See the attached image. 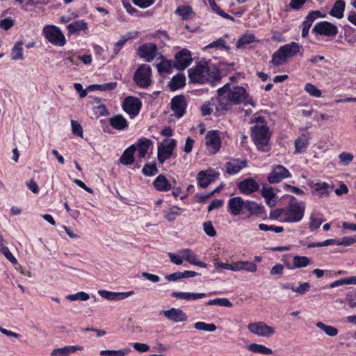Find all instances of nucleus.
Masks as SVG:
<instances>
[{
  "mask_svg": "<svg viewBox=\"0 0 356 356\" xmlns=\"http://www.w3.org/2000/svg\"><path fill=\"white\" fill-rule=\"evenodd\" d=\"M251 138L260 151L266 152L269 150L270 133L264 118L257 117L254 125L251 127Z\"/></svg>",
  "mask_w": 356,
  "mask_h": 356,
  "instance_id": "7ed1b4c3",
  "label": "nucleus"
},
{
  "mask_svg": "<svg viewBox=\"0 0 356 356\" xmlns=\"http://www.w3.org/2000/svg\"><path fill=\"white\" fill-rule=\"evenodd\" d=\"M133 347L135 350L140 353H145L149 350V346L146 343H134Z\"/></svg>",
  "mask_w": 356,
  "mask_h": 356,
  "instance_id": "338daca9",
  "label": "nucleus"
},
{
  "mask_svg": "<svg viewBox=\"0 0 356 356\" xmlns=\"http://www.w3.org/2000/svg\"><path fill=\"white\" fill-rule=\"evenodd\" d=\"M305 213V203L299 202L295 197H291L287 208L285 209V218L283 220L286 222H297L302 220Z\"/></svg>",
  "mask_w": 356,
  "mask_h": 356,
  "instance_id": "39448f33",
  "label": "nucleus"
},
{
  "mask_svg": "<svg viewBox=\"0 0 356 356\" xmlns=\"http://www.w3.org/2000/svg\"><path fill=\"white\" fill-rule=\"evenodd\" d=\"M325 15H323L319 10H314L310 12L306 17L307 19H310L311 22H314L316 19L319 17H324Z\"/></svg>",
  "mask_w": 356,
  "mask_h": 356,
  "instance_id": "69168bd1",
  "label": "nucleus"
},
{
  "mask_svg": "<svg viewBox=\"0 0 356 356\" xmlns=\"http://www.w3.org/2000/svg\"><path fill=\"white\" fill-rule=\"evenodd\" d=\"M307 0H291L289 6L296 10H300Z\"/></svg>",
  "mask_w": 356,
  "mask_h": 356,
  "instance_id": "e2e57ef3",
  "label": "nucleus"
},
{
  "mask_svg": "<svg viewBox=\"0 0 356 356\" xmlns=\"http://www.w3.org/2000/svg\"><path fill=\"white\" fill-rule=\"evenodd\" d=\"M289 177V171L283 165H277L273 168L271 172L268 175V181L270 184H275Z\"/></svg>",
  "mask_w": 356,
  "mask_h": 356,
  "instance_id": "ddd939ff",
  "label": "nucleus"
},
{
  "mask_svg": "<svg viewBox=\"0 0 356 356\" xmlns=\"http://www.w3.org/2000/svg\"><path fill=\"white\" fill-rule=\"evenodd\" d=\"M175 13L182 17L184 19H188L192 15V8L190 6H179Z\"/></svg>",
  "mask_w": 356,
  "mask_h": 356,
  "instance_id": "de8ad7c7",
  "label": "nucleus"
},
{
  "mask_svg": "<svg viewBox=\"0 0 356 356\" xmlns=\"http://www.w3.org/2000/svg\"><path fill=\"white\" fill-rule=\"evenodd\" d=\"M186 84V77L183 74H177L170 81L168 86L172 91L183 88Z\"/></svg>",
  "mask_w": 356,
  "mask_h": 356,
  "instance_id": "c756f323",
  "label": "nucleus"
},
{
  "mask_svg": "<svg viewBox=\"0 0 356 356\" xmlns=\"http://www.w3.org/2000/svg\"><path fill=\"white\" fill-rule=\"evenodd\" d=\"M255 40L254 35L253 34H245L241 36L236 44V47L238 49L242 48L247 44H250L254 42Z\"/></svg>",
  "mask_w": 356,
  "mask_h": 356,
  "instance_id": "37998d69",
  "label": "nucleus"
},
{
  "mask_svg": "<svg viewBox=\"0 0 356 356\" xmlns=\"http://www.w3.org/2000/svg\"><path fill=\"white\" fill-rule=\"evenodd\" d=\"M23 42L22 40L18 41L13 47L11 55L12 58L15 60L24 59L22 54V45Z\"/></svg>",
  "mask_w": 356,
  "mask_h": 356,
  "instance_id": "4c0bfd02",
  "label": "nucleus"
},
{
  "mask_svg": "<svg viewBox=\"0 0 356 356\" xmlns=\"http://www.w3.org/2000/svg\"><path fill=\"white\" fill-rule=\"evenodd\" d=\"M179 254H181L183 259H185L188 263L194 264L200 267L206 268L207 264L197 261L196 255L190 249H183L179 251Z\"/></svg>",
  "mask_w": 356,
  "mask_h": 356,
  "instance_id": "5701e85b",
  "label": "nucleus"
},
{
  "mask_svg": "<svg viewBox=\"0 0 356 356\" xmlns=\"http://www.w3.org/2000/svg\"><path fill=\"white\" fill-rule=\"evenodd\" d=\"M307 185L312 189V194L319 197L328 196L333 189V186L326 182H314L313 181L308 180Z\"/></svg>",
  "mask_w": 356,
  "mask_h": 356,
  "instance_id": "1a4fd4ad",
  "label": "nucleus"
},
{
  "mask_svg": "<svg viewBox=\"0 0 356 356\" xmlns=\"http://www.w3.org/2000/svg\"><path fill=\"white\" fill-rule=\"evenodd\" d=\"M154 0H133L134 4L140 8H145L154 3Z\"/></svg>",
  "mask_w": 356,
  "mask_h": 356,
  "instance_id": "0e129e2a",
  "label": "nucleus"
},
{
  "mask_svg": "<svg viewBox=\"0 0 356 356\" xmlns=\"http://www.w3.org/2000/svg\"><path fill=\"white\" fill-rule=\"evenodd\" d=\"M98 293L104 298L115 301L120 300L128 298L129 296L134 294L133 291H130L128 292H112L106 290H99Z\"/></svg>",
  "mask_w": 356,
  "mask_h": 356,
  "instance_id": "6ab92c4d",
  "label": "nucleus"
},
{
  "mask_svg": "<svg viewBox=\"0 0 356 356\" xmlns=\"http://www.w3.org/2000/svg\"><path fill=\"white\" fill-rule=\"evenodd\" d=\"M344 9L345 2L343 0H337L330 11V15L337 19H341L343 17Z\"/></svg>",
  "mask_w": 356,
  "mask_h": 356,
  "instance_id": "473e14b6",
  "label": "nucleus"
},
{
  "mask_svg": "<svg viewBox=\"0 0 356 356\" xmlns=\"http://www.w3.org/2000/svg\"><path fill=\"white\" fill-rule=\"evenodd\" d=\"M316 327L323 330L329 337H335L338 334V330L331 325H325L322 322H317L316 324Z\"/></svg>",
  "mask_w": 356,
  "mask_h": 356,
  "instance_id": "c9c22d12",
  "label": "nucleus"
},
{
  "mask_svg": "<svg viewBox=\"0 0 356 356\" xmlns=\"http://www.w3.org/2000/svg\"><path fill=\"white\" fill-rule=\"evenodd\" d=\"M157 46L154 43H146L138 49V54L147 62L152 61L156 56Z\"/></svg>",
  "mask_w": 356,
  "mask_h": 356,
  "instance_id": "4468645a",
  "label": "nucleus"
},
{
  "mask_svg": "<svg viewBox=\"0 0 356 356\" xmlns=\"http://www.w3.org/2000/svg\"><path fill=\"white\" fill-rule=\"evenodd\" d=\"M240 191L245 195H250L259 188L258 183L252 178H248L241 181L238 184Z\"/></svg>",
  "mask_w": 356,
  "mask_h": 356,
  "instance_id": "a211bd4d",
  "label": "nucleus"
},
{
  "mask_svg": "<svg viewBox=\"0 0 356 356\" xmlns=\"http://www.w3.org/2000/svg\"><path fill=\"white\" fill-rule=\"evenodd\" d=\"M203 228L204 232L211 237L215 236L216 234V232L212 225L211 221L204 222L203 224Z\"/></svg>",
  "mask_w": 356,
  "mask_h": 356,
  "instance_id": "4d7b16f0",
  "label": "nucleus"
},
{
  "mask_svg": "<svg viewBox=\"0 0 356 356\" xmlns=\"http://www.w3.org/2000/svg\"><path fill=\"white\" fill-rule=\"evenodd\" d=\"M353 155L351 153L342 152L339 155V159L341 163H349L353 160Z\"/></svg>",
  "mask_w": 356,
  "mask_h": 356,
  "instance_id": "680f3d73",
  "label": "nucleus"
},
{
  "mask_svg": "<svg viewBox=\"0 0 356 356\" xmlns=\"http://www.w3.org/2000/svg\"><path fill=\"white\" fill-rule=\"evenodd\" d=\"M206 305H220L222 307H232V303L227 298H223L210 300L206 303Z\"/></svg>",
  "mask_w": 356,
  "mask_h": 356,
  "instance_id": "a18cd8bd",
  "label": "nucleus"
},
{
  "mask_svg": "<svg viewBox=\"0 0 356 356\" xmlns=\"http://www.w3.org/2000/svg\"><path fill=\"white\" fill-rule=\"evenodd\" d=\"M323 222V220L320 218H316L314 217L310 218L309 228L311 229H316L320 227Z\"/></svg>",
  "mask_w": 356,
  "mask_h": 356,
  "instance_id": "774afa93",
  "label": "nucleus"
},
{
  "mask_svg": "<svg viewBox=\"0 0 356 356\" xmlns=\"http://www.w3.org/2000/svg\"><path fill=\"white\" fill-rule=\"evenodd\" d=\"M186 106V100L182 95L176 96L171 100V109L173 111L175 116L177 118H181L184 115Z\"/></svg>",
  "mask_w": 356,
  "mask_h": 356,
  "instance_id": "f3484780",
  "label": "nucleus"
},
{
  "mask_svg": "<svg viewBox=\"0 0 356 356\" xmlns=\"http://www.w3.org/2000/svg\"><path fill=\"white\" fill-rule=\"evenodd\" d=\"M72 134L76 136L83 138V129L81 124L76 120H71Z\"/></svg>",
  "mask_w": 356,
  "mask_h": 356,
  "instance_id": "864d4df0",
  "label": "nucleus"
},
{
  "mask_svg": "<svg viewBox=\"0 0 356 356\" xmlns=\"http://www.w3.org/2000/svg\"><path fill=\"white\" fill-rule=\"evenodd\" d=\"M301 46L297 42H292L281 46L272 56V63L279 66L286 62L287 58L295 56L300 51Z\"/></svg>",
  "mask_w": 356,
  "mask_h": 356,
  "instance_id": "20e7f679",
  "label": "nucleus"
},
{
  "mask_svg": "<svg viewBox=\"0 0 356 356\" xmlns=\"http://www.w3.org/2000/svg\"><path fill=\"white\" fill-rule=\"evenodd\" d=\"M1 249V253L6 257V258L8 260H9L13 264H16L17 263V260L10 252L8 247L2 248Z\"/></svg>",
  "mask_w": 356,
  "mask_h": 356,
  "instance_id": "bf43d9fd",
  "label": "nucleus"
},
{
  "mask_svg": "<svg viewBox=\"0 0 356 356\" xmlns=\"http://www.w3.org/2000/svg\"><path fill=\"white\" fill-rule=\"evenodd\" d=\"M116 82H110L104 84H95L90 85L88 90H99L101 91H110L113 90L116 88Z\"/></svg>",
  "mask_w": 356,
  "mask_h": 356,
  "instance_id": "ea45409f",
  "label": "nucleus"
},
{
  "mask_svg": "<svg viewBox=\"0 0 356 356\" xmlns=\"http://www.w3.org/2000/svg\"><path fill=\"white\" fill-rule=\"evenodd\" d=\"M293 268H299L308 266L310 263V259L305 256L296 255L293 258Z\"/></svg>",
  "mask_w": 356,
  "mask_h": 356,
  "instance_id": "a19ab883",
  "label": "nucleus"
},
{
  "mask_svg": "<svg viewBox=\"0 0 356 356\" xmlns=\"http://www.w3.org/2000/svg\"><path fill=\"white\" fill-rule=\"evenodd\" d=\"M81 346H66L63 348L53 349L51 352V356H69L78 350H83Z\"/></svg>",
  "mask_w": 356,
  "mask_h": 356,
  "instance_id": "4be33fe9",
  "label": "nucleus"
},
{
  "mask_svg": "<svg viewBox=\"0 0 356 356\" xmlns=\"http://www.w3.org/2000/svg\"><path fill=\"white\" fill-rule=\"evenodd\" d=\"M246 165L245 161H239L234 159L226 163L227 172L229 175H234L238 173L242 168Z\"/></svg>",
  "mask_w": 356,
  "mask_h": 356,
  "instance_id": "cd10ccee",
  "label": "nucleus"
},
{
  "mask_svg": "<svg viewBox=\"0 0 356 356\" xmlns=\"http://www.w3.org/2000/svg\"><path fill=\"white\" fill-rule=\"evenodd\" d=\"M206 145L209 152L216 154L220 148V138L217 131H209L206 135Z\"/></svg>",
  "mask_w": 356,
  "mask_h": 356,
  "instance_id": "2eb2a0df",
  "label": "nucleus"
},
{
  "mask_svg": "<svg viewBox=\"0 0 356 356\" xmlns=\"http://www.w3.org/2000/svg\"><path fill=\"white\" fill-rule=\"evenodd\" d=\"M248 329L252 334L262 337H270L275 333L273 327L263 321L249 323Z\"/></svg>",
  "mask_w": 356,
  "mask_h": 356,
  "instance_id": "6e6552de",
  "label": "nucleus"
},
{
  "mask_svg": "<svg viewBox=\"0 0 356 356\" xmlns=\"http://www.w3.org/2000/svg\"><path fill=\"white\" fill-rule=\"evenodd\" d=\"M309 144V137L306 134H302L298 138L295 140L296 152L300 153L305 149Z\"/></svg>",
  "mask_w": 356,
  "mask_h": 356,
  "instance_id": "e433bc0d",
  "label": "nucleus"
},
{
  "mask_svg": "<svg viewBox=\"0 0 356 356\" xmlns=\"http://www.w3.org/2000/svg\"><path fill=\"white\" fill-rule=\"evenodd\" d=\"M218 100L221 108L226 111L231 109L234 104L254 106L251 97L244 88L229 83L218 90Z\"/></svg>",
  "mask_w": 356,
  "mask_h": 356,
  "instance_id": "f257e3e1",
  "label": "nucleus"
},
{
  "mask_svg": "<svg viewBox=\"0 0 356 356\" xmlns=\"http://www.w3.org/2000/svg\"><path fill=\"white\" fill-rule=\"evenodd\" d=\"M45 38L54 45L63 47L65 44V38L60 30L53 25H47L43 28Z\"/></svg>",
  "mask_w": 356,
  "mask_h": 356,
  "instance_id": "423d86ee",
  "label": "nucleus"
},
{
  "mask_svg": "<svg viewBox=\"0 0 356 356\" xmlns=\"http://www.w3.org/2000/svg\"><path fill=\"white\" fill-rule=\"evenodd\" d=\"M193 60L191 54L187 49H183L175 54L174 66L179 70H184L188 67Z\"/></svg>",
  "mask_w": 356,
  "mask_h": 356,
  "instance_id": "f8f14e48",
  "label": "nucleus"
},
{
  "mask_svg": "<svg viewBox=\"0 0 356 356\" xmlns=\"http://www.w3.org/2000/svg\"><path fill=\"white\" fill-rule=\"evenodd\" d=\"M87 28V23L83 22V20H76L67 25V29L69 31V33L71 34L77 33L81 30H85Z\"/></svg>",
  "mask_w": 356,
  "mask_h": 356,
  "instance_id": "f704fd0d",
  "label": "nucleus"
},
{
  "mask_svg": "<svg viewBox=\"0 0 356 356\" xmlns=\"http://www.w3.org/2000/svg\"><path fill=\"white\" fill-rule=\"evenodd\" d=\"M188 79L193 83H210L214 86L220 80L218 70L214 65H209L205 60H201L188 70Z\"/></svg>",
  "mask_w": 356,
  "mask_h": 356,
  "instance_id": "f03ea898",
  "label": "nucleus"
},
{
  "mask_svg": "<svg viewBox=\"0 0 356 356\" xmlns=\"http://www.w3.org/2000/svg\"><path fill=\"white\" fill-rule=\"evenodd\" d=\"M312 31L320 35L334 37L337 34L338 29L334 24L323 21L317 23L313 28Z\"/></svg>",
  "mask_w": 356,
  "mask_h": 356,
  "instance_id": "9d476101",
  "label": "nucleus"
},
{
  "mask_svg": "<svg viewBox=\"0 0 356 356\" xmlns=\"http://www.w3.org/2000/svg\"><path fill=\"white\" fill-rule=\"evenodd\" d=\"M89 298H90L89 295L87 293L83 292V291L78 292L75 294H70V295L67 296V297H66V298L70 301H75L77 300L85 301V300H87L88 299H89Z\"/></svg>",
  "mask_w": 356,
  "mask_h": 356,
  "instance_id": "8fccbe9b",
  "label": "nucleus"
},
{
  "mask_svg": "<svg viewBox=\"0 0 356 356\" xmlns=\"http://www.w3.org/2000/svg\"><path fill=\"white\" fill-rule=\"evenodd\" d=\"M218 175V174L215 172L211 173V172L210 173H208L203 170L200 171L197 174V180L200 186L202 188H207L211 181H214Z\"/></svg>",
  "mask_w": 356,
  "mask_h": 356,
  "instance_id": "393cba45",
  "label": "nucleus"
},
{
  "mask_svg": "<svg viewBox=\"0 0 356 356\" xmlns=\"http://www.w3.org/2000/svg\"><path fill=\"white\" fill-rule=\"evenodd\" d=\"M167 144H160L158 146V160L160 163H163L165 161L170 159L172 152L176 147V140L175 139L166 140Z\"/></svg>",
  "mask_w": 356,
  "mask_h": 356,
  "instance_id": "9b49d317",
  "label": "nucleus"
},
{
  "mask_svg": "<svg viewBox=\"0 0 356 356\" xmlns=\"http://www.w3.org/2000/svg\"><path fill=\"white\" fill-rule=\"evenodd\" d=\"M130 350L129 348H125L122 350H101L100 355L102 356H124L127 355Z\"/></svg>",
  "mask_w": 356,
  "mask_h": 356,
  "instance_id": "49530a36",
  "label": "nucleus"
},
{
  "mask_svg": "<svg viewBox=\"0 0 356 356\" xmlns=\"http://www.w3.org/2000/svg\"><path fill=\"white\" fill-rule=\"evenodd\" d=\"M245 270L250 273H254L257 270V265L250 261H238L233 263V271Z\"/></svg>",
  "mask_w": 356,
  "mask_h": 356,
  "instance_id": "b1692460",
  "label": "nucleus"
},
{
  "mask_svg": "<svg viewBox=\"0 0 356 356\" xmlns=\"http://www.w3.org/2000/svg\"><path fill=\"white\" fill-rule=\"evenodd\" d=\"M164 316L174 322H183L187 320L186 314L179 309L172 308L163 311Z\"/></svg>",
  "mask_w": 356,
  "mask_h": 356,
  "instance_id": "aec40b11",
  "label": "nucleus"
},
{
  "mask_svg": "<svg viewBox=\"0 0 356 356\" xmlns=\"http://www.w3.org/2000/svg\"><path fill=\"white\" fill-rule=\"evenodd\" d=\"M152 70L149 65H141L134 76V80L136 83L141 88H147L151 83Z\"/></svg>",
  "mask_w": 356,
  "mask_h": 356,
  "instance_id": "0eeeda50",
  "label": "nucleus"
},
{
  "mask_svg": "<svg viewBox=\"0 0 356 356\" xmlns=\"http://www.w3.org/2000/svg\"><path fill=\"white\" fill-rule=\"evenodd\" d=\"M136 150L135 145H132L126 149L120 159V163L126 165L132 164L134 162V154Z\"/></svg>",
  "mask_w": 356,
  "mask_h": 356,
  "instance_id": "bb28decb",
  "label": "nucleus"
},
{
  "mask_svg": "<svg viewBox=\"0 0 356 356\" xmlns=\"http://www.w3.org/2000/svg\"><path fill=\"white\" fill-rule=\"evenodd\" d=\"M305 90L312 96L316 97H321V91L312 83H307L305 86Z\"/></svg>",
  "mask_w": 356,
  "mask_h": 356,
  "instance_id": "603ef678",
  "label": "nucleus"
},
{
  "mask_svg": "<svg viewBox=\"0 0 356 356\" xmlns=\"http://www.w3.org/2000/svg\"><path fill=\"white\" fill-rule=\"evenodd\" d=\"M151 144V140L147 138L140 139L135 145L138 150V156L139 158H143L147 153L148 149Z\"/></svg>",
  "mask_w": 356,
  "mask_h": 356,
  "instance_id": "72a5a7b5",
  "label": "nucleus"
},
{
  "mask_svg": "<svg viewBox=\"0 0 356 356\" xmlns=\"http://www.w3.org/2000/svg\"><path fill=\"white\" fill-rule=\"evenodd\" d=\"M111 126L115 129L122 130L127 127V120L122 115H117L109 119Z\"/></svg>",
  "mask_w": 356,
  "mask_h": 356,
  "instance_id": "2f4dec72",
  "label": "nucleus"
},
{
  "mask_svg": "<svg viewBox=\"0 0 356 356\" xmlns=\"http://www.w3.org/2000/svg\"><path fill=\"white\" fill-rule=\"evenodd\" d=\"M142 172L145 176H152L158 172V169L156 163L145 164L143 166Z\"/></svg>",
  "mask_w": 356,
  "mask_h": 356,
  "instance_id": "3c124183",
  "label": "nucleus"
},
{
  "mask_svg": "<svg viewBox=\"0 0 356 356\" xmlns=\"http://www.w3.org/2000/svg\"><path fill=\"white\" fill-rule=\"evenodd\" d=\"M194 327L197 330H202L212 332L216 331V326L213 323H206L204 322L198 321L194 324Z\"/></svg>",
  "mask_w": 356,
  "mask_h": 356,
  "instance_id": "79ce46f5",
  "label": "nucleus"
},
{
  "mask_svg": "<svg viewBox=\"0 0 356 356\" xmlns=\"http://www.w3.org/2000/svg\"><path fill=\"white\" fill-rule=\"evenodd\" d=\"M259 229L262 231H273L276 233L282 232L284 230L283 227L268 225L263 224V223H261L259 225Z\"/></svg>",
  "mask_w": 356,
  "mask_h": 356,
  "instance_id": "5fc2aeb1",
  "label": "nucleus"
},
{
  "mask_svg": "<svg viewBox=\"0 0 356 356\" xmlns=\"http://www.w3.org/2000/svg\"><path fill=\"white\" fill-rule=\"evenodd\" d=\"M171 296L178 299L190 301L204 298L206 296V293L190 292H173L172 293Z\"/></svg>",
  "mask_w": 356,
  "mask_h": 356,
  "instance_id": "a878e982",
  "label": "nucleus"
},
{
  "mask_svg": "<svg viewBox=\"0 0 356 356\" xmlns=\"http://www.w3.org/2000/svg\"><path fill=\"white\" fill-rule=\"evenodd\" d=\"M245 202L241 197L230 198L228 201V207L230 213L234 216L239 215L243 208L245 207Z\"/></svg>",
  "mask_w": 356,
  "mask_h": 356,
  "instance_id": "412c9836",
  "label": "nucleus"
},
{
  "mask_svg": "<svg viewBox=\"0 0 356 356\" xmlns=\"http://www.w3.org/2000/svg\"><path fill=\"white\" fill-rule=\"evenodd\" d=\"M310 284L308 282H304L300 284L298 287H291V289L296 292L299 294H304L305 292L308 291L310 289Z\"/></svg>",
  "mask_w": 356,
  "mask_h": 356,
  "instance_id": "13d9d810",
  "label": "nucleus"
},
{
  "mask_svg": "<svg viewBox=\"0 0 356 356\" xmlns=\"http://www.w3.org/2000/svg\"><path fill=\"white\" fill-rule=\"evenodd\" d=\"M248 349L250 351L264 355H270L272 353V350L261 344L252 343L248 346Z\"/></svg>",
  "mask_w": 356,
  "mask_h": 356,
  "instance_id": "58836bf2",
  "label": "nucleus"
},
{
  "mask_svg": "<svg viewBox=\"0 0 356 356\" xmlns=\"http://www.w3.org/2000/svg\"><path fill=\"white\" fill-rule=\"evenodd\" d=\"M261 195L264 197L266 204L270 207H273L275 205L277 199L273 188L264 186L261 191Z\"/></svg>",
  "mask_w": 356,
  "mask_h": 356,
  "instance_id": "c85d7f7f",
  "label": "nucleus"
},
{
  "mask_svg": "<svg viewBox=\"0 0 356 356\" xmlns=\"http://www.w3.org/2000/svg\"><path fill=\"white\" fill-rule=\"evenodd\" d=\"M343 284H351V277L338 280L330 284V288H335Z\"/></svg>",
  "mask_w": 356,
  "mask_h": 356,
  "instance_id": "052dcab7",
  "label": "nucleus"
},
{
  "mask_svg": "<svg viewBox=\"0 0 356 356\" xmlns=\"http://www.w3.org/2000/svg\"><path fill=\"white\" fill-rule=\"evenodd\" d=\"M246 208L251 213H261L262 207L254 202L247 201L245 204Z\"/></svg>",
  "mask_w": 356,
  "mask_h": 356,
  "instance_id": "09e8293b",
  "label": "nucleus"
},
{
  "mask_svg": "<svg viewBox=\"0 0 356 356\" xmlns=\"http://www.w3.org/2000/svg\"><path fill=\"white\" fill-rule=\"evenodd\" d=\"M141 108V102L137 97H127L123 103L124 110L133 116L137 115Z\"/></svg>",
  "mask_w": 356,
  "mask_h": 356,
  "instance_id": "dca6fc26",
  "label": "nucleus"
},
{
  "mask_svg": "<svg viewBox=\"0 0 356 356\" xmlns=\"http://www.w3.org/2000/svg\"><path fill=\"white\" fill-rule=\"evenodd\" d=\"M157 70L159 72H168L171 69V63L168 60H163L157 65Z\"/></svg>",
  "mask_w": 356,
  "mask_h": 356,
  "instance_id": "6e6d98bb",
  "label": "nucleus"
},
{
  "mask_svg": "<svg viewBox=\"0 0 356 356\" xmlns=\"http://www.w3.org/2000/svg\"><path fill=\"white\" fill-rule=\"evenodd\" d=\"M181 210V208L174 206L171 207L168 211L165 212L164 217L168 221L173 222L175 220L176 217L180 215L179 211Z\"/></svg>",
  "mask_w": 356,
  "mask_h": 356,
  "instance_id": "c03bdc74",
  "label": "nucleus"
},
{
  "mask_svg": "<svg viewBox=\"0 0 356 356\" xmlns=\"http://www.w3.org/2000/svg\"><path fill=\"white\" fill-rule=\"evenodd\" d=\"M153 185L157 191H168L171 188V185L164 175H159L153 182Z\"/></svg>",
  "mask_w": 356,
  "mask_h": 356,
  "instance_id": "7c9ffc66",
  "label": "nucleus"
}]
</instances>
